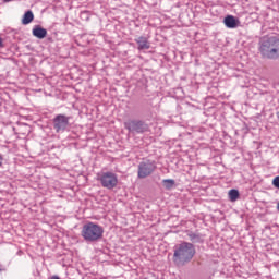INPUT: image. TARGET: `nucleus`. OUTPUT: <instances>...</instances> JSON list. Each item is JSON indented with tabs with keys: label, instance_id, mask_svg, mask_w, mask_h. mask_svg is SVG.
<instances>
[{
	"label": "nucleus",
	"instance_id": "1",
	"mask_svg": "<svg viewBox=\"0 0 279 279\" xmlns=\"http://www.w3.org/2000/svg\"><path fill=\"white\" fill-rule=\"evenodd\" d=\"M258 52L266 60H279V36H262L258 40Z\"/></svg>",
	"mask_w": 279,
	"mask_h": 279
},
{
	"label": "nucleus",
	"instance_id": "2",
	"mask_svg": "<svg viewBox=\"0 0 279 279\" xmlns=\"http://www.w3.org/2000/svg\"><path fill=\"white\" fill-rule=\"evenodd\" d=\"M173 263L177 267H184L189 265L193 258H195V254L197 251L195 250V245L191 242H181L173 247Z\"/></svg>",
	"mask_w": 279,
	"mask_h": 279
},
{
	"label": "nucleus",
	"instance_id": "3",
	"mask_svg": "<svg viewBox=\"0 0 279 279\" xmlns=\"http://www.w3.org/2000/svg\"><path fill=\"white\" fill-rule=\"evenodd\" d=\"M81 236H83L84 241L87 243L100 241V239H104V227L95 222H87L83 226Z\"/></svg>",
	"mask_w": 279,
	"mask_h": 279
},
{
	"label": "nucleus",
	"instance_id": "4",
	"mask_svg": "<svg viewBox=\"0 0 279 279\" xmlns=\"http://www.w3.org/2000/svg\"><path fill=\"white\" fill-rule=\"evenodd\" d=\"M98 181L101 184L102 189H108V191H112V189H117L119 184V177L114 172H101L98 174Z\"/></svg>",
	"mask_w": 279,
	"mask_h": 279
},
{
	"label": "nucleus",
	"instance_id": "5",
	"mask_svg": "<svg viewBox=\"0 0 279 279\" xmlns=\"http://www.w3.org/2000/svg\"><path fill=\"white\" fill-rule=\"evenodd\" d=\"M124 128L130 134H145L149 131V125L143 120H129L124 122Z\"/></svg>",
	"mask_w": 279,
	"mask_h": 279
},
{
	"label": "nucleus",
	"instance_id": "6",
	"mask_svg": "<svg viewBox=\"0 0 279 279\" xmlns=\"http://www.w3.org/2000/svg\"><path fill=\"white\" fill-rule=\"evenodd\" d=\"M71 117L59 113L52 119L53 130L57 134H62L71 128Z\"/></svg>",
	"mask_w": 279,
	"mask_h": 279
},
{
	"label": "nucleus",
	"instance_id": "7",
	"mask_svg": "<svg viewBox=\"0 0 279 279\" xmlns=\"http://www.w3.org/2000/svg\"><path fill=\"white\" fill-rule=\"evenodd\" d=\"M156 161L146 160L142 161L137 168V178L140 180H145V178H149L154 171H156Z\"/></svg>",
	"mask_w": 279,
	"mask_h": 279
},
{
	"label": "nucleus",
	"instance_id": "8",
	"mask_svg": "<svg viewBox=\"0 0 279 279\" xmlns=\"http://www.w3.org/2000/svg\"><path fill=\"white\" fill-rule=\"evenodd\" d=\"M223 23L228 29H235V27H239V19L234 17L233 15H227L223 19Z\"/></svg>",
	"mask_w": 279,
	"mask_h": 279
},
{
	"label": "nucleus",
	"instance_id": "9",
	"mask_svg": "<svg viewBox=\"0 0 279 279\" xmlns=\"http://www.w3.org/2000/svg\"><path fill=\"white\" fill-rule=\"evenodd\" d=\"M32 34L35 38L43 40V38H47V29L40 25H35L33 27Z\"/></svg>",
	"mask_w": 279,
	"mask_h": 279
},
{
	"label": "nucleus",
	"instance_id": "10",
	"mask_svg": "<svg viewBox=\"0 0 279 279\" xmlns=\"http://www.w3.org/2000/svg\"><path fill=\"white\" fill-rule=\"evenodd\" d=\"M135 43H137V45H138V47H137L138 51H143V50L149 49L151 47L147 37H144V36L137 37L135 39Z\"/></svg>",
	"mask_w": 279,
	"mask_h": 279
},
{
	"label": "nucleus",
	"instance_id": "11",
	"mask_svg": "<svg viewBox=\"0 0 279 279\" xmlns=\"http://www.w3.org/2000/svg\"><path fill=\"white\" fill-rule=\"evenodd\" d=\"M187 236L193 245V243H204V236H202V234L199 233H195L193 231H190L187 233Z\"/></svg>",
	"mask_w": 279,
	"mask_h": 279
},
{
	"label": "nucleus",
	"instance_id": "12",
	"mask_svg": "<svg viewBox=\"0 0 279 279\" xmlns=\"http://www.w3.org/2000/svg\"><path fill=\"white\" fill-rule=\"evenodd\" d=\"M34 21V12L32 10H28L24 13L22 17V25H29Z\"/></svg>",
	"mask_w": 279,
	"mask_h": 279
},
{
	"label": "nucleus",
	"instance_id": "13",
	"mask_svg": "<svg viewBox=\"0 0 279 279\" xmlns=\"http://www.w3.org/2000/svg\"><path fill=\"white\" fill-rule=\"evenodd\" d=\"M162 184H163L165 189H167L168 191H171V189H173V186H175V180L165 179L162 181Z\"/></svg>",
	"mask_w": 279,
	"mask_h": 279
},
{
	"label": "nucleus",
	"instance_id": "14",
	"mask_svg": "<svg viewBox=\"0 0 279 279\" xmlns=\"http://www.w3.org/2000/svg\"><path fill=\"white\" fill-rule=\"evenodd\" d=\"M230 202H236L239 199L240 193L239 190L232 189L228 193Z\"/></svg>",
	"mask_w": 279,
	"mask_h": 279
},
{
	"label": "nucleus",
	"instance_id": "15",
	"mask_svg": "<svg viewBox=\"0 0 279 279\" xmlns=\"http://www.w3.org/2000/svg\"><path fill=\"white\" fill-rule=\"evenodd\" d=\"M272 186H275V189H279V175L272 180Z\"/></svg>",
	"mask_w": 279,
	"mask_h": 279
},
{
	"label": "nucleus",
	"instance_id": "16",
	"mask_svg": "<svg viewBox=\"0 0 279 279\" xmlns=\"http://www.w3.org/2000/svg\"><path fill=\"white\" fill-rule=\"evenodd\" d=\"M82 19H85V21H88V12H83Z\"/></svg>",
	"mask_w": 279,
	"mask_h": 279
},
{
	"label": "nucleus",
	"instance_id": "17",
	"mask_svg": "<svg viewBox=\"0 0 279 279\" xmlns=\"http://www.w3.org/2000/svg\"><path fill=\"white\" fill-rule=\"evenodd\" d=\"M3 271H8V268H5L3 265H0V274H3Z\"/></svg>",
	"mask_w": 279,
	"mask_h": 279
},
{
	"label": "nucleus",
	"instance_id": "18",
	"mask_svg": "<svg viewBox=\"0 0 279 279\" xmlns=\"http://www.w3.org/2000/svg\"><path fill=\"white\" fill-rule=\"evenodd\" d=\"M4 45H3V38L0 37V49H3Z\"/></svg>",
	"mask_w": 279,
	"mask_h": 279
},
{
	"label": "nucleus",
	"instance_id": "19",
	"mask_svg": "<svg viewBox=\"0 0 279 279\" xmlns=\"http://www.w3.org/2000/svg\"><path fill=\"white\" fill-rule=\"evenodd\" d=\"M3 165V155L0 154V167Z\"/></svg>",
	"mask_w": 279,
	"mask_h": 279
},
{
	"label": "nucleus",
	"instance_id": "20",
	"mask_svg": "<svg viewBox=\"0 0 279 279\" xmlns=\"http://www.w3.org/2000/svg\"><path fill=\"white\" fill-rule=\"evenodd\" d=\"M4 1H10V0H4Z\"/></svg>",
	"mask_w": 279,
	"mask_h": 279
}]
</instances>
